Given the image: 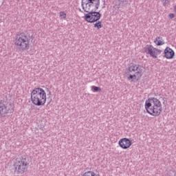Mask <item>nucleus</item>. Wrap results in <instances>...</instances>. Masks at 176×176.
Here are the masks:
<instances>
[{
  "label": "nucleus",
  "mask_w": 176,
  "mask_h": 176,
  "mask_svg": "<svg viewBox=\"0 0 176 176\" xmlns=\"http://www.w3.org/2000/svg\"><path fill=\"white\" fill-rule=\"evenodd\" d=\"M32 102L37 107L46 104V92L42 88H34L31 93Z\"/></svg>",
  "instance_id": "obj_2"
},
{
  "label": "nucleus",
  "mask_w": 176,
  "mask_h": 176,
  "mask_svg": "<svg viewBox=\"0 0 176 176\" xmlns=\"http://www.w3.org/2000/svg\"><path fill=\"white\" fill-rule=\"evenodd\" d=\"M138 68H140V65H132L128 68V73L130 72H135V71H138Z\"/></svg>",
  "instance_id": "obj_11"
},
{
  "label": "nucleus",
  "mask_w": 176,
  "mask_h": 176,
  "mask_svg": "<svg viewBox=\"0 0 176 176\" xmlns=\"http://www.w3.org/2000/svg\"><path fill=\"white\" fill-rule=\"evenodd\" d=\"M28 166H30L28 157L25 155L16 158L14 164L16 174H24L28 169Z\"/></svg>",
  "instance_id": "obj_4"
},
{
  "label": "nucleus",
  "mask_w": 176,
  "mask_h": 176,
  "mask_svg": "<svg viewBox=\"0 0 176 176\" xmlns=\"http://www.w3.org/2000/svg\"><path fill=\"white\" fill-rule=\"evenodd\" d=\"M168 0H164V5H167L168 3Z\"/></svg>",
  "instance_id": "obj_21"
},
{
  "label": "nucleus",
  "mask_w": 176,
  "mask_h": 176,
  "mask_svg": "<svg viewBox=\"0 0 176 176\" xmlns=\"http://www.w3.org/2000/svg\"><path fill=\"white\" fill-rule=\"evenodd\" d=\"M94 28H97V30H100V28H102V22L98 21L94 24Z\"/></svg>",
  "instance_id": "obj_13"
},
{
  "label": "nucleus",
  "mask_w": 176,
  "mask_h": 176,
  "mask_svg": "<svg viewBox=\"0 0 176 176\" xmlns=\"http://www.w3.org/2000/svg\"><path fill=\"white\" fill-rule=\"evenodd\" d=\"M168 176H176V170H170L167 173Z\"/></svg>",
  "instance_id": "obj_15"
},
{
  "label": "nucleus",
  "mask_w": 176,
  "mask_h": 176,
  "mask_svg": "<svg viewBox=\"0 0 176 176\" xmlns=\"http://www.w3.org/2000/svg\"><path fill=\"white\" fill-rule=\"evenodd\" d=\"M145 109L151 116H159L162 113V102L156 98H149L145 101Z\"/></svg>",
  "instance_id": "obj_1"
},
{
  "label": "nucleus",
  "mask_w": 176,
  "mask_h": 176,
  "mask_svg": "<svg viewBox=\"0 0 176 176\" xmlns=\"http://www.w3.org/2000/svg\"><path fill=\"white\" fill-rule=\"evenodd\" d=\"M82 176H96V173L93 171L85 172Z\"/></svg>",
  "instance_id": "obj_14"
},
{
  "label": "nucleus",
  "mask_w": 176,
  "mask_h": 176,
  "mask_svg": "<svg viewBox=\"0 0 176 176\" xmlns=\"http://www.w3.org/2000/svg\"><path fill=\"white\" fill-rule=\"evenodd\" d=\"M174 56H175V52H174V50H173V49L170 48L169 47H166L164 50V57H166V58L170 59L173 58Z\"/></svg>",
  "instance_id": "obj_10"
},
{
  "label": "nucleus",
  "mask_w": 176,
  "mask_h": 176,
  "mask_svg": "<svg viewBox=\"0 0 176 176\" xmlns=\"http://www.w3.org/2000/svg\"><path fill=\"white\" fill-rule=\"evenodd\" d=\"M169 17H170V19H174V17H175L174 14H173V13L169 14Z\"/></svg>",
  "instance_id": "obj_19"
},
{
  "label": "nucleus",
  "mask_w": 176,
  "mask_h": 176,
  "mask_svg": "<svg viewBox=\"0 0 176 176\" xmlns=\"http://www.w3.org/2000/svg\"><path fill=\"white\" fill-rule=\"evenodd\" d=\"M14 111L13 105L6 102H0V117L5 118L8 113H12Z\"/></svg>",
  "instance_id": "obj_7"
},
{
  "label": "nucleus",
  "mask_w": 176,
  "mask_h": 176,
  "mask_svg": "<svg viewBox=\"0 0 176 176\" xmlns=\"http://www.w3.org/2000/svg\"><path fill=\"white\" fill-rule=\"evenodd\" d=\"M120 148H122V149H128L129 146H131V140L129 138H122L118 142Z\"/></svg>",
  "instance_id": "obj_9"
},
{
  "label": "nucleus",
  "mask_w": 176,
  "mask_h": 176,
  "mask_svg": "<svg viewBox=\"0 0 176 176\" xmlns=\"http://www.w3.org/2000/svg\"><path fill=\"white\" fill-rule=\"evenodd\" d=\"M30 41H31V36L25 34V33H21L16 35L14 44L20 52H25V50L30 49Z\"/></svg>",
  "instance_id": "obj_3"
},
{
  "label": "nucleus",
  "mask_w": 176,
  "mask_h": 176,
  "mask_svg": "<svg viewBox=\"0 0 176 176\" xmlns=\"http://www.w3.org/2000/svg\"><path fill=\"white\" fill-rule=\"evenodd\" d=\"M130 79H134V78H133L132 74L129 75V77L128 78V80H130Z\"/></svg>",
  "instance_id": "obj_20"
},
{
  "label": "nucleus",
  "mask_w": 176,
  "mask_h": 176,
  "mask_svg": "<svg viewBox=\"0 0 176 176\" xmlns=\"http://www.w3.org/2000/svg\"><path fill=\"white\" fill-rule=\"evenodd\" d=\"M81 6L84 12H90L100 8V0H82Z\"/></svg>",
  "instance_id": "obj_5"
},
{
  "label": "nucleus",
  "mask_w": 176,
  "mask_h": 176,
  "mask_svg": "<svg viewBox=\"0 0 176 176\" xmlns=\"http://www.w3.org/2000/svg\"><path fill=\"white\" fill-rule=\"evenodd\" d=\"M91 89L94 91H101V88L100 87L92 86Z\"/></svg>",
  "instance_id": "obj_16"
},
{
  "label": "nucleus",
  "mask_w": 176,
  "mask_h": 176,
  "mask_svg": "<svg viewBox=\"0 0 176 176\" xmlns=\"http://www.w3.org/2000/svg\"><path fill=\"white\" fill-rule=\"evenodd\" d=\"M118 2H120L121 3H124V0H118Z\"/></svg>",
  "instance_id": "obj_23"
},
{
  "label": "nucleus",
  "mask_w": 176,
  "mask_h": 176,
  "mask_svg": "<svg viewBox=\"0 0 176 176\" xmlns=\"http://www.w3.org/2000/svg\"><path fill=\"white\" fill-rule=\"evenodd\" d=\"M158 39H160V37H157L154 41V43H156L157 46H162V45H164V42L160 40L159 41Z\"/></svg>",
  "instance_id": "obj_12"
},
{
  "label": "nucleus",
  "mask_w": 176,
  "mask_h": 176,
  "mask_svg": "<svg viewBox=\"0 0 176 176\" xmlns=\"http://www.w3.org/2000/svg\"><path fill=\"white\" fill-rule=\"evenodd\" d=\"M49 96H52V92L50 91H49V94H48Z\"/></svg>",
  "instance_id": "obj_25"
},
{
  "label": "nucleus",
  "mask_w": 176,
  "mask_h": 176,
  "mask_svg": "<svg viewBox=\"0 0 176 176\" xmlns=\"http://www.w3.org/2000/svg\"><path fill=\"white\" fill-rule=\"evenodd\" d=\"M146 52H147V54H150L151 57H153V58H157V55L162 53V50L155 48L151 45H147L146 46Z\"/></svg>",
  "instance_id": "obj_8"
},
{
  "label": "nucleus",
  "mask_w": 176,
  "mask_h": 176,
  "mask_svg": "<svg viewBox=\"0 0 176 176\" xmlns=\"http://www.w3.org/2000/svg\"><path fill=\"white\" fill-rule=\"evenodd\" d=\"M98 9L91 10L89 11H85L86 13L85 14V20L87 23H96L101 19V14L99 12H96Z\"/></svg>",
  "instance_id": "obj_6"
},
{
  "label": "nucleus",
  "mask_w": 176,
  "mask_h": 176,
  "mask_svg": "<svg viewBox=\"0 0 176 176\" xmlns=\"http://www.w3.org/2000/svg\"><path fill=\"white\" fill-rule=\"evenodd\" d=\"M162 100L164 101L163 104H165V102H167V100H166V98H163Z\"/></svg>",
  "instance_id": "obj_22"
},
{
  "label": "nucleus",
  "mask_w": 176,
  "mask_h": 176,
  "mask_svg": "<svg viewBox=\"0 0 176 176\" xmlns=\"http://www.w3.org/2000/svg\"><path fill=\"white\" fill-rule=\"evenodd\" d=\"M132 76H133V79H137V75L136 74H133Z\"/></svg>",
  "instance_id": "obj_24"
},
{
  "label": "nucleus",
  "mask_w": 176,
  "mask_h": 176,
  "mask_svg": "<svg viewBox=\"0 0 176 176\" xmlns=\"http://www.w3.org/2000/svg\"><path fill=\"white\" fill-rule=\"evenodd\" d=\"M50 101H52V99H50V102L47 103V104H50Z\"/></svg>",
  "instance_id": "obj_26"
},
{
  "label": "nucleus",
  "mask_w": 176,
  "mask_h": 176,
  "mask_svg": "<svg viewBox=\"0 0 176 176\" xmlns=\"http://www.w3.org/2000/svg\"><path fill=\"white\" fill-rule=\"evenodd\" d=\"M136 76H137V80H138L140 78H141V76H142V74H141V72H137L136 73Z\"/></svg>",
  "instance_id": "obj_17"
},
{
  "label": "nucleus",
  "mask_w": 176,
  "mask_h": 176,
  "mask_svg": "<svg viewBox=\"0 0 176 176\" xmlns=\"http://www.w3.org/2000/svg\"><path fill=\"white\" fill-rule=\"evenodd\" d=\"M60 17H63V19H65V17H67V14H65L64 12H61L60 13Z\"/></svg>",
  "instance_id": "obj_18"
}]
</instances>
